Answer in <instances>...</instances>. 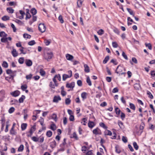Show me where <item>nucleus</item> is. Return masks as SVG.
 Masks as SVG:
<instances>
[{
  "label": "nucleus",
  "mask_w": 155,
  "mask_h": 155,
  "mask_svg": "<svg viewBox=\"0 0 155 155\" xmlns=\"http://www.w3.org/2000/svg\"><path fill=\"white\" fill-rule=\"evenodd\" d=\"M124 69L123 67H122L120 65H119L117 67L115 73L119 74L122 75L124 73L122 72L123 70Z\"/></svg>",
  "instance_id": "f257e3e1"
},
{
  "label": "nucleus",
  "mask_w": 155,
  "mask_h": 155,
  "mask_svg": "<svg viewBox=\"0 0 155 155\" xmlns=\"http://www.w3.org/2000/svg\"><path fill=\"white\" fill-rule=\"evenodd\" d=\"M53 56V54L52 52H47L45 54L44 57L45 59L48 61Z\"/></svg>",
  "instance_id": "f03ea898"
},
{
  "label": "nucleus",
  "mask_w": 155,
  "mask_h": 155,
  "mask_svg": "<svg viewBox=\"0 0 155 155\" xmlns=\"http://www.w3.org/2000/svg\"><path fill=\"white\" fill-rule=\"evenodd\" d=\"M46 27L44 24L40 23L38 26V29L41 32H44L46 30Z\"/></svg>",
  "instance_id": "7ed1b4c3"
},
{
  "label": "nucleus",
  "mask_w": 155,
  "mask_h": 155,
  "mask_svg": "<svg viewBox=\"0 0 155 155\" xmlns=\"http://www.w3.org/2000/svg\"><path fill=\"white\" fill-rule=\"evenodd\" d=\"M93 133L95 135H101L102 134L101 131L98 127L94 129L93 131Z\"/></svg>",
  "instance_id": "20e7f679"
},
{
  "label": "nucleus",
  "mask_w": 155,
  "mask_h": 155,
  "mask_svg": "<svg viewBox=\"0 0 155 155\" xmlns=\"http://www.w3.org/2000/svg\"><path fill=\"white\" fill-rule=\"evenodd\" d=\"M16 76L15 75H10L6 77L5 78V79L10 82L11 81H12L14 79V78Z\"/></svg>",
  "instance_id": "39448f33"
},
{
  "label": "nucleus",
  "mask_w": 155,
  "mask_h": 155,
  "mask_svg": "<svg viewBox=\"0 0 155 155\" xmlns=\"http://www.w3.org/2000/svg\"><path fill=\"white\" fill-rule=\"evenodd\" d=\"M16 71H12L10 69H8L6 70L7 74L10 75H12V74L16 75Z\"/></svg>",
  "instance_id": "423d86ee"
},
{
  "label": "nucleus",
  "mask_w": 155,
  "mask_h": 155,
  "mask_svg": "<svg viewBox=\"0 0 155 155\" xmlns=\"http://www.w3.org/2000/svg\"><path fill=\"white\" fill-rule=\"evenodd\" d=\"M20 94V92L18 90L15 91L11 93V94L14 97H16L19 95Z\"/></svg>",
  "instance_id": "0eeeda50"
},
{
  "label": "nucleus",
  "mask_w": 155,
  "mask_h": 155,
  "mask_svg": "<svg viewBox=\"0 0 155 155\" xmlns=\"http://www.w3.org/2000/svg\"><path fill=\"white\" fill-rule=\"evenodd\" d=\"M61 97L59 96H55L54 97L53 102H54L57 103L59 101H61Z\"/></svg>",
  "instance_id": "6e6552de"
},
{
  "label": "nucleus",
  "mask_w": 155,
  "mask_h": 155,
  "mask_svg": "<svg viewBox=\"0 0 155 155\" xmlns=\"http://www.w3.org/2000/svg\"><path fill=\"white\" fill-rule=\"evenodd\" d=\"M74 82H72L70 84L67 83L66 84V87L68 88H71L73 89L74 87Z\"/></svg>",
  "instance_id": "1a4fd4ad"
},
{
  "label": "nucleus",
  "mask_w": 155,
  "mask_h": 155,
  "mask_svg": "<svg viewBox=\"0 0 155 155\" xmlns=\"http://www.w3.org/2000/svg\"><path fill=\"white\" fill-rule=\"evenodd\" d=\"M95 125V124L93 121H89L88 124V127L90 128H93Z\"/></svg>",
  "instance_id": "9d476101"
},
{
  "label": "nucleus",
  "mask_w": 155,
  "mask_h": 155,
  "mask_svg": "<svg viewBox=\"0 0 155 155\" xmlns=\"http://www.w3.org/2000/svg\"><path fill=\"white\" fill-rule=\"evenodd\" d=\"M66 57L67 60L69 61H72L74 58V57L72 55L68 54H66Z\"/></svg>",
  "instance_id": "9b49d317"
},
{
  "label": "nucleus",
  "mask_w": 155,
  "mask_h": 155,
  "mask_svg": "<svg viewBox=\"0 0 155 155\" xmlns=\"http://www.w3.org/2000/svg\"><path fill=\"white\" fill-rule=\"evenodd\" d=\"M12 54L14 57H15L18 55V53L15 49H13L12 51Z\"/></svg>",
  "instance_id": "f8f14e48"
},
{
  "label": "nucleus",
  "mask_w": 155,
  "mask_h": 155,
  "mask_svg": "<svg viewBox=\"0 0 155 155\" xmlns=\"http://www.w3.org/2000/svg\"><path fill=\"white\" fill-rule=\"evenodd\" d=\"M25 63L28 66H31L32 64V61L30 60H27L25 61Z\"/></svg>",
  "instance_id": "ddd939ff"
},
{
  "label": "nucleus",
  "mask_w": 155,
  "mask_h": 155,
  "mask_svg": "<svg viewBox=\"0 0 155 155\" xmlns=\"http://www.w3.org/2000/svg\"><path fill=\"white\" fill-rule=\"evenodd\" d=\"M118 124L121 129H124V126L123 124V123L121 121L118 120Z\"/></svg>",
  "instance_id": "4468645a"
},
{
  "label": "nucleus",
  "mask_w": 155,
  "mask_h": 155,
  "mask_svg": "<svg viewBox=\"0 0 155 155\" xmlns=\"http://www.w3.org/2000/svg\"><path fill=\"white\" fill-rule=\"evenodd\" d=\"M56 143L54 140V141L50 143V146L52 148H54L56 146Z\"/></svg>",
  "instance_id": "2eb2a0df"
},
{
  "label": "nucleus",
  "mask_w": 155,
  "mask_h": 155,
  "mask_svg": "<svg viewBox=\"0 0 155 155\" xmlns=\"http://www.w3.org/2000/svg\"><path fill=\"white\" fill-rule=\"evenodd\" d=\"M84 71L85 72L88 73L90 72L89 68L87 64H85L84 65Z\"/></svg>",
  "instance_id": "dca6fc26"
},
{
  "label": "nucleus",
  "mask_w": 155,
  "mask_h": 155,
  "mask_svg": "<svg viewBox=\"0 0 155 155\" xmlns=\"http://www.w3.org/2000/svg\"><path fill=\"white\" fill-rule=\"evenodd\" d=\"M87 94L85 92H84L81 93V97L82 98L83 100H84L87 98Z\"/></svg>",
  "instance_id": "f3484780"
},
{
  "label": "nucleus",
  "mask_w": 155,
  "mask_h": 155,
  "mask_svg": "<svg viewBox=\"0 0 155 155\" xmlns=\"http://www.w3.org/2000/svg\"><path fill=\"white\" fill-rule=\"evenodd\" d=\"M27 124L26 123H23L21 124V127L22 130H24L27 128Z\"/></svg>",
  "instance_id": "a211bd4d"
},
{
  "label": "nucleus",
  "mask_w": 155,
  "mask_h": 155,
  "mask_svg": "<svg viewBox=\"0 0 155 155\" xmlns=\"http://www.w3.org/2000/svg\"><path fill=\"white\" fill-rule=\"evenodd\" d=\"M36 130V125H33L30 129L29 132V133H33Z\"/></svg>",
  "instance_id": "6ab92c4d"
},
{
  "label": "nucleus",
  "mask_w": 155,
  "mask_h": 155,
  "mask_svg": "<svg viewBox=\"0 0 155 155\" xmlns=\"http://www.w3.org/2000/svg\"><path fill=\"white\" fill-rule=\"evenodd\" d=\"M71 77H70L69 75H67L66 74H64L62 76V78H63V80L65 81L66 80V79L68 78H71Z\"/></svg>",
  "instance_id": "aec40b11"
},
{
  "label": "nucleus",
  "mask_w": 155,
  "mask_h": 155,
  "mask_svg": "<svg viewBox=\"0 0 155 155\" xmlns=\"http://www.w3.org/2000/svg\"><path fill=\"white\" fill-rule=\"evenodd\" d=\"M7 11L8 12L12 13L14 12V10L11 7H8L7 8Z\"/></svg>",
  "instance_id": "412c9836"
},
{
  "label": "nucleus",
  "mask_w": 155,
  "mask_h": 155,
  "mask_svg": "<svg viewBox=\"0 0 155 155\" xmlns=\"http://www.w3.org/2000/svg\"><path fill=\"white\" fill-rule=\"evenodd\" d=\"M104 134L105 135H111L112 133L111 132L108 130H106L104 132Z\"/></svg>",
  "instance_id": "4be33fe9"
},
{
  "label": "nucleus",
  "mask_w": 155,
  "mask_h": 155,
  "mask_svg": "<svg viewBox=\"0 0 155 155\" xmlns=\"http://www.w3.org/2000/svg\"><path fill=\"white\" fill-rule=\"evenodd\" d=\"M25 99V96L22 95L21 97L19 98V102L20 103H22L23 102L24 100Z\"/></svg>",
  "instance_id": "5701e85b"
},
{
  "label": "nucleus",
  "mask_w": 155,
  "mask_h": 155,
  "mask_svg": "<svg viewBox=\"0 0 155 155\" xmlns=\"http://www.w3.org/2000/svg\"><path fill=\"white\" fill-rule=\"evenodd\" d=\"M134 87L136 90H139L140 87V85L139 84L136 83L134 85Z\"/></svg>",
  "instance_id": "b1692460"
},
{
  "label": "nucleus",
  "mask_w": 155,
  "mask_h": 155,
  "mask_svg": "<svg viewBox=\"0 0 155 155\" xmlns=\"http://www.w3.org/2000/svg\"><path fill=\"white\" fill-rule=\"evenodd\" d=\"M127 9L130 15H132L133 16H134V13L133 11L131 9L129 8H127Z\"/></svg>",
  "instance_id": "393cba45"
},
{
  "label": "nucleus",
  "mask_w": 155,
  "mask_h": 155,
  "mask_svg": "<svg viewBox=\"0 0 155 155\" xmlns=\"http://www.w3.org/2000/svg\"><path fill=\"white\" fill-rule=\"evenodd\" d=\"M83 2L81 0H78L77 2V4L78 6L80 8L81 7L82 5Z\"/></svg>",
  "instance_id": "a878e982"
},
{
  "label": "nucleus",
  "mask_w": 155,
  "mask_h": 155,
  "mask_svg": "<svg viewBox=\"0 0 155 155\" xmlns=\"http://www.w3.org/2000/svg\"><path fill=\"white\" fill-rule=\"evenodd\" d=\"M31 12L33 15H35L37 13V10L35 8H32L31 10Z\"/></svg>",
  "instance_id": "bb28decb"
},
{
  "label": "nucleus",
  "mask_w": 155,
  "mask_h": 155,
  "mask_svg": "<svg viewBox=\"0 0 155 155\" xmlns=\"http://www.w3.org/2000/svg\"><path fill=\"white\" fill-rule=\"evenodd\" d=\"M109 58V56H107L105 57L104 60L103 61V63L104 64H105L107 63Z\"/></svg>",
  "instance_id": "cd10ccee"
},
{
  "label": "nucleus",
  "mask_w": 155,
  "mask_h": 155,
  "mask_svg": "<svg viewBox=\"0 0 155 155\" xmlns=\"http://www.w3.org/2000/svg\"><path fill=\"white\" fill-rule=\"evenodd\" d=\"M50 129L53 131L55 130L56 129L55 125L54 124H51L50 126Z\"/></svg>",
  "instance_id": "c85d7f7f"
},
{
  "label": "nucleus",
  "mask_w": 155,
  "mask_h": 155,
  "mask_svg": "<svg viewBox=\"0 0 155 155\" xmlns=\"http://www.w3.org/2000/svg\"><path fill=\"white\" fill-rule=\"evenodd\" d=\"M2 149L0 150H1V151H6L7 150V148L6 146V143H5V144L4 146H2Z\"/></svg>",
  "instance_id": "c756f323"
},
{
  "label": "nucleus",
  "mask_w": 155,
  "mask_h": 155,
  "mask_svg": "<svg viewBox=\"0 0 155 155\" xmlns=\"http://www.w3.org/2000/svg\"><path fill=\"white\" fill-rule=\"evenodd\" d=\"M10 134L12 135H15L16 134V132L14 130V128L12 127L11 130L10 131Z\"/></svg>",
  "instance_id": "7c9ffc66"
},
{
  "label": "nucleus",
  "mask_w": 155,
  "mask_h": 155,
  "mask_svg": "<svg viewBox=\"0 0 155 155\" xmlns=\"http://www.w3.org/2000/svg\"><path fill=\"white\" fill-rule=\"evenodd\" d=\"M52 132L51 130H49L47 131L46 133V136L48 137H50L52 135Z\"/></svg>",
  "instance_id": "2f4dec72"
},
{
  "label": "nucleus",
  "mask_w": 155,
  "mask_h": 155,
  "mask_svg": "<svg viewBox=\"0 0 155 155\" xmlns=\"http://www.w3.org/2000/svg\"><path fill=\"white\" fill-rule=\"evenodd\" d=\"M31 139L33 141L35 142H37L39 141V138L34 136L31 137Z\"/></svg>",
  "instance_id": "473e14b6"
},
{
  "label": "nucleus",
  "mask_w": 155,
  "mask_h": 155,
  "mask_svg": "<svg viewBox=\"0 0 155 155\" xmlns=\"http://www.w3.org/2000/svg\"><path fill=\"white\" fill-rule=\"evenodd\" d=\"M2 20L4 21H6L9 19V17L7 16H4L2 18Z\"/></svg>",
  "instance_id": "72a5a7b5"
},
{
  "label": "nucleus",
  "mask_w": 155,
  "mask_h": 155,
  "mask_svg": "<svg viewBox=\"0 0 155 155\" xmlns=\"http://www.w3.org/2000/svg\"><path fill=\"white\" fill-rule=\"evenodd\" d=\"M133 145L134 148L136 150H138L139 148V147L137 145V143L136 142H134L133 143Z\"/></svg>",
  "instance_id": "f704fd0d"
},
{
  "label": "nucleus",
  "mask_w": 155,
  "mask_h": 155,
  "mask_svg": "<svg viewBox=\"0 0 155 155\" xmlns=\"http://www.w3.org/2000/svg\"><path fill=\"white\" fill-rule=\"evenodd\" d=\"M40 73L42 76H44L45 74V72L42 69L40 70Z\"/></svg>",
  "instance_id": "c9c22d12"
},
{
  "label": "nucleus",
  "mask_w": 155,
  "mask_h": 155,
  "mask_svg": "<svg viewBox=\"0 0 155 155\" xmlns=\"http://www.w3.org/2000/svg\"><path fill=\"white\" fill-rule=\"evenodd\" d=\"M23 37L25 38H31V36L28 34L25 33L24 34Z\"/></svg>",
  "instance_id": "e433bc0d"
},
{
  "label": "nucleus",
  "mask_w": 155,
  "mask_h": 155,
  "mask_svg": "<svg viewBox=\"0 0 155 155\" xmlns=\"http://www.w3.org/2000/svg\"><path fill=\"white\" fill-rule=\"evenodd\" d=\"M18 101L17 100L13 99H12L10 101V104H11L12 105L15 104L16 103L18 102Z\"/></svg>",
  "instance_id": "4c0bfd02"
},
{
  "label": "nucleus",
  "mask_w": 155,
  "mask_h": 155,
  "mask_svg": "<svg viewBox=\"0 0 155 155\" xmlns=\"http://www.w3.org/2000/svg\"><path fill=\"white\" fill-rule=\"evenodd\" d=\"M24 61V58L23 57L20 58L18 60V62L20 64L23 63Z\"/></svg>",
  "instance_id": "58836bf2"
},
{
  "label": "nucleus",
  "mask_w": 155,
  "mask_h": 155,
  "mask_svg": "<svg viewBox=\"0 0 155 155\" xmlns=\"http://www.w3.org/2000/svg\"><path fill=\"white\" fill-rule=\"evenodd\" d=\"M99 125L101 127H103L104 129H107V127L105 126V124L103 123H100L99 124Z\"/></svg>",
  "instance_id": "ea45409f"
},
{
  "label": "nucleus",
  "mask_w": 155,
  "mask_h": 155,
  "mask_svg": "<svg viewBox=\"0 0 155 155\" xmlns=\"http://www.w3.org/2000/svg\"><path fill=\"white\" fill-rule=\"evenodd\" d=\"M86 81L89 86H91V81L89 77H88L87 78Z\"/></svg>",
  "instance_id": "a19ab883"
},
{
  "label": "nucleus",
  "mask_w": 155,
  "mask_h": 155,
  "mask_svg": "<svg viewBox=\"0 0 155 155\" xmlns=\"http://www.w3.org/2000/svg\"><path fill=\"white\" fill-rule=\"evenodd\" d=\"M145 45L146 47H147L149 49L151 50L152 49V46L150 43H145Z\"/></svg>",
  "instance_id": "79ce46f5"
},
{
  "label": "nucleus",
  "mask_w": 155,
  "mask_h": 155,
  "mask_svg": "<svg viewBox=\"0 0 155 155\" xmlns=\"http://www.w3.org/2000/svg\"><path fill=\"white\" fill-rule=\"evenodd\" d=\"M35 42L34 40H33L29 41L28 42V45H29L32 46L35 44Z\"/></svg>",
  "instance_id": "37998d69"
},
{
  "label": "nucleus",
  "mask_w": 155,
  "mask_h": 155,
  "mask_svg": "<svg viewBox=\"0 0 155 155\" xmlns=\"http://www.w3.org/2000/svg\"><path fill=\"white\" fill-rule=\"evenodd\" d=\"M130 108L131 109H132L134 110H135V107L134 105V104L131 103H130Z\"/></svg>",
  "instance_id": "c03bdc74"
},
{
  "label": "nucleus",
  "mask_w": 155,
  "mask_h": 155,
  "mask_svg": "<svg viewBox=\"0 0 155 155\" xmlns=\"http://www.w3.org/2000/svg\"><path fill=\"white\" fill-rule=\"evenodd\" d=\"M115 111L116 114L118 115H119L120 112V110L118 107H116L115 108Z\"/></svg>",
  "instance_id": "a18cd8bd"
},
{
  "label": "nucleus",
  "mask_w": 155,
  "mask_h": 155,
  "mask_svg": "<svg viewBox=\"0 0 155 155\" xmlns=\"http://www.w3.org/2000/svg\"><path fill=\"white\" fill-rule=\"evenodd\" d=\"M39 122L40 123L41 125L42 126H43V124L44 122V119L42 117H40V119L39 120Z\"/></svg>",
  "instance_id": "49530a36"
},
{
  "label": "nucleus",
  "mask_w": 155,
  "mask_h": 155,
  "mask_svg": "<svg viewBox=\"0 0 155 155\" xmlns=\"http://www.w3.org/2000/svg\"><path fill=\"white\" fill-rule=\"evenodd\" d=\"M15 22L19 25H22L23 24V22H22L21 21L18 20V19H16L15 21Z\"/></svg>",
  "instance_id": "de8ad7c7"
},
{
  "label": "nucleus",
  "mask_w": 155,
  "mask_h": 155,
  "mask_svg": "<svg viewBox=\"0 0 155 155\" xmlns=\"http://www.w3.org/2000/svg\"><path fill=\"white\" fill-rule=\"evenodd\" d=\"M71 101L69 98H66L65 101V103L66 104L69 105L70 104Z\"/></svg>",
  "instance_id": "09e8293b"
},
{
  "label": "nucleus",
  "mask_w": 155,
  "mask_h": 155,
  "mask_svg": "<svg viewBox=\"0 0 155 155\" xmlns=\"http://www.w3.org/2000/svg\"><path fill=\"white\" fill-rule=\"evenodd\" d=\"M24 149V146L23 145H21L19 147L18 149V151H22Z\"/></svg>",
  "instance_id": "8fccbe9b"
},
{
  "label": "nucleus",
  "mask_w": 155,
  "mask_h": 155,
  "mask_svg": "<svg viewBox=\"0 0 155 155\" xmlns=\"http://www.w3.org/2000/svg\"><path fill=\"white\" fill-rule=\"evenodd\" d=\"M27 88V86L26 84L22 85L21 87V88L23 91H25V89Z\"/></svg>",
  "instance_id": "3c124183"
},
{
  "label": "nucleus",
  "mask_w": 155,
  "mask_h": 155,
  "mask_svg": "<svg viewBox=\"0 0 155 155\" xmlns=\"http://www.w3.org/2000/svg\"><path fill=\"white\" fill-rule=\"evenodd\" d=\"M147 94L149 95V97L151 99H152L153 98V96L152 94L149 91H148L147 92Z\"/></svg>",
  "instance_id": "603ef678"
},
{
  "label": "nucleus",
  "mask_w": 155,
  "mask_h": 155,
  "mask_svg": "<svg viewBox=\"0 0 155 155\" xmlns=\"http://www.w3.org/2000/svg\"><path fill=\"white\" fill-rule=\"evenodd\" d=\"M15 110V109L14 107H11L9 109L8 112L10 114H11L14 112Z\"/></svg>",
  "instance_id": "864d4df0"
},
{
  "label": "nucleus",
  "mask_w": 155,
  "mask_h": 155,
  "mask_svg": "<svg viewBox=\"0 0 155 155\" xmlns=\"http://www.w3.org/2000/svg\"><path fill=\"white\" fill-rule=\"evenodd\" d=\"M122 140L124 143H126L127 142V139L126 137L123 136L122 137Z\"/></svg>",
  "instance_id": "5fc2aeb1"
},
{
  "label": "nucleus",
  "mask_w": 155,
  "mask_h": 155,
  "mask_svg": "<svg viewBox=\"0 0 155 155\" xmlns=\"http://www.w3.org/2000/svg\"><path fill=\"white\" fill-rule=\"evenodd\" d=\"M110 62L113 63L115 65H116L118 64L116 59H112L110 61Z\"/></svg>",
  "instance_id": "6e6d98bb"
},
{
  "label": "nucleus",
  "mask_w": 155,
  "mask_h": 155,
  "mask_svg": "<svg viewBox=\"0 0 155 155\" xmlns=\"http://www.w3.org/2000/svg\"><path fill=\"white\" fill-rule=\"evenodd\" d=\"M112 45L113 47L114 48H116L117 47L118 45L117 43L116 42H113L112 43Z\"/></svg>",
  "instance_id": "4d7b16f0"
},
{
  "label": "nucleus",
  "mask_w": 155,
  "mask_h": 155,
  "mask_svg": "<svg viewBox=\"0 0 155 155\" xmlns=\"http://www.w3.org/2000/svg\"><path fill=\"white\" fill-rule=\"evenodd\" d=\"M1 41L2 42L5 43L8 41V40H7V38H2L1 39Z\"/></svg>",
  "instance_id": "13d9d810"
},
{
  "label": "nucleus",
  "mask_w": 155,
  "mask_h": 155,
  "mask_svg": "<svg viewBox=\"0 0 155 155\" xmlns=\"http://www.w3.org/2000/svg\"><path fill=\"white\" fill-rule=\"evenodd\" d=\"M59 20L61 23H63L64 21L62 18V17L61 15H60L58 17Z\"/></svg>",
  "instance_id": "bf43d9fd"
},
{
  "label": "nucleus",
  "mask_w": 155,
  "mask_h": 155,
  "mask_svg": "<svg viewBox=\"0 0 155 155\" xmlns=\"http://www.w3.org/2000/svg\"><path fill=\"white\" fill-rule=\"evenodd\" d=\"M32 77V75L31 74H30L29 75H27L26 76V78L27 80L31 79Z\"/></svg>",
  "instance_id": "052dcab7"
},
{
  "label": "nucleus",
  "mask_w": 155,
  "mask_h": 155,
  "mask_svg": "<svg viewBox=\"0 0 155 155\" xmlns=\"http://www.w3.org/2000/svg\"><path fill=\"white\" fill-rule=\"evenodd\" d=\"M11 26L13 29V31L14 32H15L16 31L17 29L14 25L12 23H11Z\"/></svg>",
  "instance_id": "680f3d73"
},
{
  "label": "nucleus",
  "mask_w": 155,
  "mask_h": 155,
  "mask_svg": "<svg viewBox=\"0 0 155 155\" xmlns=\"http://www.w3.org/2000/svg\"><path fill=\"white\" fill-rule=\"evenodd\" d=\"M2 66L5 68H7L8 67V64L6 62L4 61L2 64Z\"/></svg>",
  "instance_id": "e2e57ef3"
},
{
  "label": "nucleus",
  "mask_w": 155,
  "mask_h": 155,
  "mask_svg": "<svg viewBox=\"0 0 155 155\" xmlns=\"http://www.w3.org/2000/svg\"><path fill=\"white\" fill-rule=\"evenodd\" d=\"M125 117V114L123 112H121L120 117L122 120H124Z\"/></svg>",
  "instance_id": "0e129e2a"
},
{
  "label": "nucleus",
  "mask_w": 155,
  "mask_h": 155,
  "mask_svg": "<svg viewBox=\"0 0 155 155\" xmlns=\"http://www.w3.org/2000/svg\"><path fill=\"white\" fill-rule=\"evenodd\" d=\"M54 78H57L59 81H61V77L60 74H58L55 75Z\"/></svg>",
  "instance_id": "69168bd1"
},
{
  "label": "nucleus",
  "mask_w": 155,
  "mask_h": 155,
  "mask_svg": "<svg viewBox=\"0 0 155 155\" xmlns=\"http://www.w3.org/2000/svg\"><path fill=\"white\" fill-rule=\"evenodd\" d=\"M115 151L118 153H120V150L119 148L117 146L115 147Z\"/></svg>",
  "instance_id": "338daca9"
},
{
  "label": "nucleus",
  "mask_w": 155,
  "mask_h": 155,
  "mask_svg": "<svg viewBox=\"0 0 155 155\" xmlns=\"http://www.w3.org/2000/svg\"><path fill=\"white\" fill-rule=\"evenodd\" d=\"M44 42L45 43V45L47 46H48L50 44L51 42L48 40H45L44 41Z\"/></svg>",
  "instance_id": "774afa93"
}]
</instances>
